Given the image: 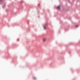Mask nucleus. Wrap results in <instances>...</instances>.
<instances>
[{"instance_id":"nucleus-1","label":"nucleus","mask_w":80,"mask_h":80,"mask_svg":"<svg viewBox=\"0 0 80 80\" xmlns=\"http://www.w3.org/2000/svg\"><path fill=\"white\" fill-rule=\"evenodd\" d=\"M46 40H47V39L46 38H45L43 39V42H46Z\"/></svg>"},{"instance_id":"nucleus-2","label":"nucleus","mask_w":80,"mask_h":80,"mask_svg":"<svg viewBox=\"0 0 80 80\" xmlns=\"http://www.w3.org/2000/svg\"><path fill=\"white\" fill-rule=\"evenodd\" d=\"M57 9H58V10H60V6H58L57 7Z\"/></svg>"},{"instance_id":"nucleus-3","label":"nucleus","mask_w":80,"mask_h":80,"mask_svg":"<svg viewBox=\"0 0 80 80\" xmlns=\"http://www.w3.org/2000/svg\"><path fill=\"white\" fill-rule=\"evenodd\" d=\"M76 27H78V25H77Z\"/></svg>"},{"instance_id":"nucleus-4","label":"nucleus","mask_w":80,"mask_h":80,"mask_svg":"<svg viewBox=\"0 0 80 80\" xmlns=\"http://www.w3.org/2000/svg\"><path fill=\"white\" fill-rule=\"evenodd\" d=\"M44 29H45V27H44Z\"/></svg>"}]
</instances>
